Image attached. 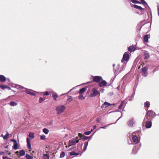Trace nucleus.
<instances>
[{"instance_id": "nucleus-1", "label": "nucleus", "mask_w": 159, "mask_h": 159, "mask_svg": "<svg viewBox=\"0 0 159 159\" xmlns=\"http://www.w3.org/2000/svg\"><path fill=\"white\" fill-rule=\"evenodd\" d=\"M80 139H78V137L70 140L69 141L68 146H71L73 145H75L76 143H78Z\"/></svg>"}, {"instance_id": "nucleus-2", "label": "nucleus", "mask_w": 159, "mask_h": 159, "mask_svg": "<svg viewBox=\"0 0 159 159\" xmlns=\"http://www.w3.org/2000/svg\"><path fill=\"white\" fill-rule=\"evenodd\" d=\"M65 109V106L64 105H61L57 106L56 110L57 111V114L59 115L62 113L64 111Z\"/></svg>"}, {"instance_id": "nucleus-3", "label": "nucleus", "mask_w": 159, "mask_h": 159, "mask_svg": "<svg viewBox=\"0 0 159 159\" xmlns=\"http://www.w3.org/2000/svg\"><path fill=\"white\" fill-rule=\"evenodd\" d=\"M129 52H125L123 55V58L121 60V62H124V61H128L129 58Z\"/></svg>"}, {"instance_id": "nucleus-4", "label": "nucleus", "mask_w": 159, "mask_h": 159, "mask_svg": "<svg viewBox=\"0 0 159 159\" xmlns=\"http://www.w3.org/2000/svg\"><path fill=\"white\" fill-rule=\"evenodd\" d=\"M115 66V64H113V66L114 67L113 71L116 74H118L122 70H121V68L119 65H117L116 68H114Z\"/></svg>"}, {"instance_id": "nucleus-5", "label": "nucleus", "mask_w": 159, "mask_h": 159, "mask_svg": "<svg viewBox=\"0 0 159 159\" xmlns=\"http://www.w3.org/2000/svg\"><path fill=\"white\" fill-rule=\"evenodd\" d=\"M92 77L93 81L97 83H99L102 79V77L100 76H95Z\"/></svg>"}, {"instance_id": "nucleus-6", "label": "nucleus", "mask_w": 159, "mask_h": 159, "mask_svg": "<svg viewBox=\"0 0 159 159\" xmlns=\"http://www.w3.org/2000/svg\"><path fill=\"white\" fill-rule=\"evenodd\" d=\"M93 93L90 94V97H95L98 95L99 93V92L95 88H93L92 89Z\"/></svg>"}, {"instance_id": "nucleus-7", "label": "nucleus", "mask_w": 159, "mask_h": 159, "mask_svg": "<svg viewBox=\"0 0 159 159\" xmlns=\"http://www.w3.org/2000/svg\"><path fill=\"white\" fill-rule=\"evenodd\" d=\"M141 146V145L140 144L139 145H135L134 147V148L133 149L132 153L134 154H136Z\"/></svg>"}, {"instance_id": "nucleus-8", "label": "nucleus", "mask_w": 159, "mask_h": 159, "mask_svg": "<svg viewBox=\"0 0 159 159\" xmlns=\"http://www.w3.org/2000/svg\"><path fill=\"white\" fill-rule=\"evenodd\" d=\"M150 112H151L150 111H147V112L146 114L144 119L143 121L145 122L146 120H150L151 116H150Z\"/></svg>"}, {"instance_id": "nucleus-9", "label": "nucleus", "mask_w": 159, "mask_h": 159, "mask_svg": "<svg viewBox=\"0 0 159 159\" xmlns=\"http://www.w3.org/2000/svg\"><path fill=\"white\" fill-rule=\"evenodd\" d=\"M146 122L145 124V127L146 128L149 129L152 126V121L149 120H148Z\"/></svg>"}, {"instance_id": "nucleus-10", "label": "nucleus", "mask_w": 159, "mask_h": 159, "mask_svg": "<svg viewBox=\"0 0 159 159\" xmlns=\"http://www.w3.org/2000/svg\"><path fill=\"white\" fill-rule=\"evenodd\" d=\"M134 119L132 118L129 120L127 122V124L128 125L131 127H132L133 126V125L134 124Z\"/></svg>"}, {"instance_id": "nucleus-11", "label": "nucleus", "mask_w": 159, "mask_h": 159, "mask_svg": "<svg viewBox=\"0 0 159 159\" xmlns=\"http://www.w3.org/2000/svg\"><path fill=\"white\" fill-rule=\"evenodd\" d=\"M112 104H110V103L105 102L101 106V108L102 109H104L106 107H108L109 106H111L112 105Z\"/></svg>"}, {"instance_id": "nucleus-12", "label": "nucleus", "mask_w": 159, "mask_h": 159, "mask_svg": "<svg viewBox=\"0 0 159 159\" xmlns=\"http://www.w3.org/2000/svg\"><path fill=\"white\" fill-rule=\"evenodd\" d=\"M143 73V75L144 76H146L147 75V69L146 67H143L141 69Z\"/></svg>"}, {"instance_id": "nucleus-13", "label": "nucleus", "mask_w": 159, "mask_h": 159, "mask_svg": "<svg viewBox=\"0 0 159 159\" xmlns=\"http://www.w3.org/2000/svg\"><path fill=\"white\" fill-rule=\"evenodd\" d=\"M107 83L105 80H102L98 83V85L100 87H103L107 85Z\"/></svg>"}, {"instance_id": "nucleus-14", "label": "nucleus", "mask_w": 159, "mask_h": 159, "mask_svg": "<svg viewBox=\"0 0 159 159\" xmlns=\"http://www.w3.org/2000/svg\"><path fill=\"white\" fill-rule=\"evenodd\" d=\"M96 131V130L95 131V132L93 134V135L89 136H84V137H83V138H82L83 140L84 141H85L88 139H91L92 138L93 135L95 133Z\"/></svg>"}, {"instance_id": "nucleus-15", "label": "nucleus", "mask_w": 159, "mask_h": 159, "mask_svg": "<svg viewBox=\"0 0 159 159\" xmlns=\"http://www.w3.org/2000/svg\"><path fill=\"white\" fill-rule=\"evenodd\" d=\"M132 139L135 144L139 142V141L138 139V137L136 135H134L132 137Z\"/></svg>"}, {"instance_id": "nucleus-16", "label": "nucleus", "mask_w": 159, "mask_h": 159, "mask_svg": "<svg viewBox=\"0 0 159 159\" xmlns=\"http://www.w3.org/2000/svg\"><path fill=\"white\" fill-rule=\"evenodd\" d=\"M133 6L134 8L140 10L141 11H143L144 10V9L142 8L141 7L136 5H133Z\"/></svg>"}, {"instance_id": "nucleus-17", "label": "nucleus", "mask_w": 159, "mask_h": 159, "mask_svg": "<svg viewBox=\"0 0 159 159\" xmlns=\"http://www.w3.org/2000/svg\"><path fill=\"white\" fill-rule=\"evenodd\" d=\"M6 78L5 76L3 75H0V81L3 82L6 81Z\"/></svg>"}, {"instance_id": "nucleus-18", "label": "nucleus", "mask_w": 159, "mask_h": 159, "mask_svg": "<svg viewBox=\"0 0 159 159\" xmlns=\"http://www.w3.org/2000/svg\"><path fill=\"white\" fill-rule=\"evenodd\" d=\"M128 51L129 52L134 51L135 50V48L134 46H130L128 48Z\"/></svg>"}, {"instance_id": "nucleus-19", "label": "nucleus", "mask_w": 159, "mask_h": 159, "mask_svg": "<svg viewBox=\"0 0 159 159\" xmlns=\"http://www.w3.org/2000/svg\"><path fill=\"white\" fill-rule=\"evenodd\" d=\"M150 37L149 36H148V35H145L143 37L144 41L145 42H147L148 41L149 38Z\"/></svg>"}, {"instance_id": "nucleus-20", "label": "nucleus", "mask_w": 159, "mask_h": 159, "mask_svg": "<svg viewBox=\"0 0 159 159\" xmlns=\"http://www.w3.org/2000/svg\"><path fill=\"white\" fill-rule=\"evenodd\" d=\"M49 155L48 154H44L43 155V159H49Z\"/></svg>"}, {"instance_id": "nucleus-21", "label": "nucleus", "mask_w": 159, "mask_h": 159, "mask_svg": "<svg viewBox=\"0 0 159 159\" xmlns=\"http://www.w3.org/2000/svg\"><path fill=\"white\" fill-rule=\"evenodd\" d=\"M86 89L85 88H83L80 89L79 91V94H82L85 91Z\"/></svg>"}, {"instance_id": "nucleus-22", "label": "nucleus", "mask_w": 159, "mask_h": 159, "mask_svg": "<svg viewBox=\"0 0 159 159\" xmlns=\"http://www.w3.org/2000/svg\"><path fill=\"white\" fill-rule=\"evenodd\" d=\"M18 148V145L17 143V141L14 143L13 148L14 150H16Z\"/></svg>"}, {"instance_id": "nucleus-23", "label": "nucleus", "mask_w": 159, "mask_h": 159, "mask_svg": "<svg viewBox=\"0 0 159 159\" xmlns=\"http://www.w3.org/2000/svg\"><path fill=\"white\" fill-rule=\"evenodd\" d=\"M88 141L84 143V148H83V152H84L86 150L87 147L88 145Z\"/></svg>"}, {"instance_id": "nucleus-24", "label": "nucleus", "mask_w": 159, "mask_h": 159, "mask_svg": "<svg viewBox=\"0 0 159 159\" xmlns=\"http://www.w3.org/2000/svg\"><path fill=\"white\" fill-rule=\"evenodd\" d=\"M25 157L26 159H32L33 157L29 154H26L25 155Z\"/></svg>"}, {"instance_id": "nucleus-25", "label": "nucleus", "mask_w": 159, "mask_h": 159, "mask_svg": "<svg viewBox=\"0 0 159 159\" xmlns=\"http://www.w3.org/2000/svg\"><path fill=\"white\" fill-rule=\"evenodd\" d=\"M144 59H148L149 57V53L148 52H145L144 53Z\"/></svg>"}, {"instance_id": "nucleus-26", "label": "nucleus", "mask_w": 159, "mask_h": 159, "mask_svg": "<svg viewBox=\"0 0 159 159\" xmlns=\"http://www.w3.org/2000/svg\"><path fill=\"white\" fill-rule=\"evenodd\" d=\"M70 155L71 156H77L79 155V153L77 152H72L70 153Z\"/></svg>"}, {"instance_id": "nucleus-27", "label": "nucleus", "mask_w": 159, "mask_h": 159, "mask_svg": "<svg viewBox=\"0 0 159 159\" xmlns=\"http://www.w3.org/2000/svg\"><path fill=\"white\" fill-rule=\"evenodd\" d=\"M150 105V104L149 102H146L144 103V106L145 107H149Z\"/></svg>"}, {"instance_id": "nucleus-28", "label": "nucleus", "mask_w": 159, "mask_h": 159, "mask_svg": "<svg viewBox=\"0 0 159 159\" xmlns=\"http://www.w3.org/2000/svg\"><path fill=\"white\" fill-rule=\"evenodd\" d=\"M150 111L151 112H150V116H152V115H153L154 117H155L156 116V114L152 110L151 111Z\"/></svg>"}, {"instance_id": "nucleus-29", "label": "nucleus", "mask_w": 159, "mask_h": 159, "mask_svg": "<svg viewBox=\"0 0 159 159\" xmlns=\"http://www.w3.org/2000/svg\"><path fill=\"white\" fill-rule=\"evenodd\" d=\"M49 93H51V92H46L44 93H43V98H44V99H45L46 98L45 97V96L48 95L49 94H50Z\"/></svg>"}, {"instance_id": "nucleus-30", "label": "nucleus", "mask_w": 159, "mask_h": 159, "mask_svg": "<svg viewBox=\"0 0 159 159\" xmlns=\"http://www.w3.org/2000/svg\"><path fill=\"white\" fill-rule=\"evenodd\" d=\"M43 131L45 134H47L48 133L49 130L46 128H44L43 129Z\"/></svg>"}, {"instance_id": "nucleus-31", "label": "nucleus", "mask_w": 159, "mask_h": 159, "mask_svg": "<svg viewBox=\"0 0 159 159\" xmlns=\"http://www.w3.org/2000/svg\"><path fill=\"white\" fill-rule=\"evenodd\" d=\"M10 104L12 106H14L17 105V103L14 101H11L10 103Z\"/></svg>"}, {"instance_id": "nucleus-32", "label": "nucleus", "mask_w": 159, "mask_h": 159, "mask_svg": "<svg viewBox=\"0 0 159 159\" xmlns=\"http://www.w3.org/2000/svg\"><path fill=\"white\" fill-rule=\"evenodd\" d=\"M130 1L134 3H141L140 2L135 0H131Z\"/></svg>"}, {"instance_id": "nucleus-33", "label": "nucleus", "mask_w": 159, "mask_h": 159, "mask_svg": "<svg viewBox=\"0 0 159 159\" xmlns=\"http://www.w3.org/2000/svg\"><path fill=\"white\" fill-rule=\"evenodd\" d=\"M123 116V114L122 112H121V115L120 117L118 118V119L116 120V121L115 123H111L110 124H109V125H111L112 124H116V122L118 121V120H119L120 118H121Z\"/></svg>"}, {"instance_id": "nucleus-34", "label": "nucleus", "mask_w": 159, "mask_h": 159, "mask_svg": "<svg viewBox=\"0 0 159 159\" xmlns=\"http://www.w3.org/2000/svg\"><path fill=\"white\" fill-rule=\"evenodd\" d=\"M52 96L54 99H56V98L58 97V95L56 93H52Z\"/></svg>"}, {"instance_id": "nucleus-35", "label": "nucleus", "mask_w": 159, "mask_h": 159, "mask_svg": "<svg viewBox=\"0 0 159 159\" xmlns=\"http://www.w3.org/2000/svg\"><path fill=\"white\" fill-rule=\"evenodd\" d=\"M9 135V134L8 132L3 137V139H7Z\"/></svg>"}, {"instance_id": "nucleus-36", "label": "nucleus", "mask_w": 159, "mask_h": 159, "mask_svg": "<svg viewBox=\"0 0 159 159\" xmlns=\"http://www.w3.org/2000/svg\"><path fill=\"white\" fill-rule=\"evenodd\" d=\"M65 156V153L64 152H61L60 155V158H63V157H64Z\"/></svg>"}, {"instance_id": "nucleus-37", "label": "nucleus", "mask_w": 159, "mask_h": 159, "mask_svg": "<svg viewBox=\"0 0 159 159\" xmlns=\"http://www.w3.org/2000/svg\"><path fill=\"white\" fill-rule=\"evenodd\" d=\"M8 87L4 84H2L0 85V88L2 89H4L6 88H7Z\"/></svg>"}, {"instance_id": "nucleus-38", "label": "nucleus", "mask_w": 159, "mask_h": 159, "mask_svg": "<svg viewBox=\"0 0 159 159\" xmlns=\"http://www.w3.org/2000/svg\"><path fill=\"white\" fill-rule=\"evenodd\" d=\"M29 136L30 137L33 138L34 137V133L30 132L29 134Z\"/></svg>"}, {"instance_id": "nucleus-39", "label": "nucleus", "mask_w": 159, "mask_h": 159, "mask_svg": "<svg viewBox=\"0 0 159 159\" xmlns=\"http://www.w3.org/2000/svg\"><path fill=\"white\" fill-rule=\"evenodd\" d=\"M25 154V152L24 150H20V156L24 155Z\"/></svg>"}, {"instance_id": "nucleus-40", "label": "nucleus", "mask_w": 159, "mask_h": 159, "mask_svg": "<svg viewBox=\"0 0 159 159\" xmlns=\"http://www.w3.org/2000/svg\"><path fill=\"white\" fill-rule=\"evenodd\" d=\"M46 139L45 135L43 134L40 136V139L42 140H45Z\"/></svg>"}, {"instance_id": "nucleus-41", "label": "nucleus", "mask_w": 159, "mask_h": 159, "mask_svg": "<svg viewBox=\"0 0 159 159\" xmlns=\"http://www.w3.org/2000/svg\"><path fill=\"white\" fill-rule=\"evenodd\" d=\"M79 98L80 99H83L84 98L82 94H80L79 96Z\"/></svg>"}, {"instance_id": "nucleus-42", "label": "nucleus", "mask_w": 159, "mask_h": 159, "mask_svg": "<svg viewBox=\"0 0 159 159\" xmlns=\"http://www.w3.org/2000/svg\"><path fill=\"white\" fill-rule=\"evenodd\" d=\"M27 146L28 148L29 149H31V145L30 143H27Z\"/></svg>"}, {"instance_id": "nucleus-43", "label": "nucleus", "mask_w": 159, "mask_h": 159, "mask_svg": "<svg viewBox=\"0 0 159 159\" xmlns=\"http://www.w3.org/2000/svg\"><path fill=\"white\" fill-rule=\"evenodd\" d=\"M65 97L66 98H67V99L69 100L71 98V97L70 96H69L68 95H66L65 96Z\"/></svg>"}, {"instance_id": "nucleus-44", "label": "nucleus", "mask_w": 159, "mask_h": 159, "mask_svg": "<svg viewBox=\"0 0 159 159\" xmlns=\"http://www.w3.org/2000/svg\"><path fill=\"white\" fill-rule=\"evenodd\" d=\"M90 132L89 131H88L87 132H85L84 133V134L86 135H89L90 134Z\"/></svg>"}, {"instance_id": "nucleus-45", "label": "nucleus", "mask_w": 159, "mask_h": 159, "mask_svg": "<svg viewBox=\"0 0 159 159\" xmlns=\"http://www.w3.org/2000/svg\"><path fill=\"white\" fill-rule=\"evenodd\" d=\"M15 153L17 155L19 156V157H20V152L16 151L15 152Z\"/></svg>"}, {"instance_id": "nucleus-46", "label": "nucleus", "mask_w": 159, "mask_h": 159, "mask_svg": "<svg viewBox=\"0 0 159 159\" xmlns=\"http://www.w3.org/2000/svg\"><path fill=\"white\" fill-rule=\"evenodd\" d=\"M78 135L79 137H80V138H81L83 137H84L83 135H82V134H80V133L78 134Z\"/></svg>"}, {"instance_id": "nucleus-47", "label": "nucleus", "mask_w": 159, "mask_h": 159, "mask_svg": "<svg viewBox=\"0 0 159 159\" xmlns=\"http://www.w3.org/2000/svg\"><path fill=\"white\" fill-rule=\"evenodd\" d=\"M26 142L27 143H30V139L28 138H26Z\"/></svg>"}, {"instance_id": "nucleus-48", "label": "nucleus", "mask_w": 159, "mask_h": 159, "mask_svg": "<svg viewBox=\"0 0 159 159\" xmlns=\"http://www.w3.org/2000/svg\"><path fill=\"white\" fill-rule=\"evenodd\" d=\"M29 94H30V95L34 96L36 95V94L35 93L32 92H30V93H29Z\"/></svg>"}, {"instance_id": "nucleus-49", "label": "nucleus", "mask_w": 159, "mask_h": 159, "mask_svg": "<svg viewBox=\"0 0 159 159\" xmlns=\"http://www.w3.org/2000/svg\"><path fill=\"white\" fill-rule=\"evenodd\" d=\"M25 92H26V93L29 94L31 91L30 90H25Z\"/></svg>"}, {"instance_id": "nucleus-50", "label": "nucleus", "mask_w": 159, "mask_h": 159, "mask_svg": "<svg viewBox=\"0 0 159 159\" xmlns=\"http://www.w3.org/2000/svg\"><path fill=\"white\" fill-rule=\"evenodd\" d=\"M10 141L13 142L14 143L17 141L16 139H11Z\"/></svg>"}, {"instance_id": "nucleus-51", "label": "nucleus", "mask_w": 159, "mask_h": 159, "mask_svg": "<svg viewBox=\"0 0 159 159\" xmlns=\"http://www.w3.org/2000/svg\"><path fill=\"white\" fill-rule=\"evenodd\" d=\"M109 125V124L108 125L102 127H100V128L106 129L107 127V126H108Z\"/></svg>"}, {"instance_id": "nucleus-52", "label": "nucleus", "mask_w": 159, "mask_h": 159, "mask_svg": "<svg viewBox=\"0 0 159 159\" xmlns=\"http://www.w3.org/2000/svg\"><path fill=\"white\" fill-rule=\"evenodd\" d=\"M125 102L124 101H123L121 102L120 104H121L122 106L124 105Z\"/></svg>"}, {"instance_id": "nucleus-53", "label": "nucleus", "mask_w": 159, "mask_h": 159, "mask_svg": "<svg viewBox=\"0 0 159 159\" xmlns=\"http://www.w3.org/2000/svg\"><path fill=\"white\" fill-rule=\"evenodd\" d=\"M122 107V106L120 104L118 107V109H121Z\"/></svg>"}, {"instance_id": "nucleus-54", "label": "nucleus", "mask_w": 159, "mask_h": 159, "mask_svg": "<svg viewBox=\"0 0 159 159\" xmlns=\"http://www.w3.org/2000/svg\"><path fill=\"white\" fill-rule=\"evenodd\" d=\"M144 65V63H143V64H141L139 66V69L140 67V66H143Z\"/></svg>"}, {"instance_id": "nucleus-55", "label": "nucleus", "mask_w": 159, "mask_h": 159, "mask_svg": "<svg viewBox=\"0 0 159 159\" xmlns=\"http://www.w3.org/2000/svg\"><path fill=\"white\" fill-rule=\"evenodd\" d=\"M97 121L98 123H100V120L98 118L97 119Z\"/></svg>"}, {"instance_id": "nucleus-56", "label": "nucleus", "mask_w": 159, "mask_h": 159, "mask_svg": "<svg viewBox=\"0 0 159 159\" xmlns=\"http://www.w3.org/2000/svg\"><path fill=\"white\" fill-rule=\"evenodd\" d=\"M4 153V152L1 151L0 152V155H3Z\"/></svg>"}, {"instance_id": "nucleus-57", "label": "nucleus", "mask_w": 159, "mask_h": 159, "mask_svg": "<svg viewBox=\"0 0 159 159\" xmlns=\"http://www.w3.org/2000/svg\"><path fill=\"white\" fill-rule=\"evenodd\" d=\"M96 127V125H93V129H95Z\"/></svg>"}, {"instance_id": "nucleus-58", "label": "nucleus", "mask_w": 159, "mask_h": 159, "mask_svg": "<svg viewBox=\"0 0 159 159\" xmlns=\"http://www.w3.org/2000/svg\"><path fill=\"white\" fill-rule=\"evenodd\" d=\"M39 103H41L42 102H43L44 100H39Z\"/></svg>"}, {"instance_id": "nucleus-59", "label": "nucleus", "mask_w": 159, "mask_h": 159, "mask_svg": "<svg viewBox=\"0 0 159 159\" xmlns=\"http://www.w3.org/2000/svg\"><path fill=\"white\" fill-rule=\"evenodd\" d=\"M93 130H94V129H91V130H90V131H89L90 132V133H91V132H92V131H93Z\"/></svg>"}, {"instance_id": "nucleus-60", "label": "nucleus", "mask_w": 159, "mask_h": 159, "mask_svg": "<svg viewBox=\"0 0 159 159\" xmlns=\"http://www.w3.org/2000/svg\"><path fill=\"white\" fill-rule=\"evenodd\" d=\"M8 145H7L5 147V148H8Z\"/></svg>"}, {"instance_id": "nucleus-61", "label": "nucleus", "mask_w": 159, "mask_h": 159, "mask_svg": "<svg viewBox=\"0 0 159 159\" xmlns=\"http://www.w3.org/2000/svg\"><path fill=\"white\" fill-rule=\"evenodd\" d=\"M44 99V98H42L41 97L39 98V99Z\"/></svg>"}, {"instance_id": "nucleus-62", "label": "nucleus", "mask_w": 159, "mask_h": 159, "mask_svg": "<svg viewBox=\"0 0 159 159\" xmlns=\"http://www.w3.org/2000/svg\"><path fill=\"white\" fill-rule=\"evenodd\" d=\"M4 136L3 135V134H2L1 135V136L3 138Z\"/></svg>"}, {"instance_id": "nucleus-63", "label": "nucleus", "mask_w": 159, "mask_h": 159, "mask_svg": "<svg viewBox=\"0 0 159 159\" xmlns=\"http://www.w3.org/2000/svg\"><path fill=\"white\" fill-rule=\"evenodd\" d=\"M11 154V152H9L8 153V155H10V154Z\"/></svg>"}, {"instance_id": "nucleus-64", "label": "nucleus", "mask_w": 159, "mask_h": 159, "mask_svg": "<svg viewBox=\"0 0 159 159\" xmlns=\"http://www.w3.org/2000/svg\"><path fill=\"white\" fill-rule=\"evenodd\" d=\"M20 89H22L23 88V87H22V86H20Z\"/></svg>"}]
</instances>
